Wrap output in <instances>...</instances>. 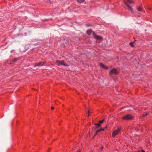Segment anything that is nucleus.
<instances>
[{
	"label": "nucleus",
	"instance_id": "nucleus-10",
	"mask_svg": "<svg viewBox=\"0 0 152 152\" xmlns=\"http://www.w3.org/2000/svg\"><path fill=\"white\" fill-rule=\"evenodd\" d=\"M104 129L103 128H100L98 130H97L96 131L95 134L94 135V136H95L100 131H104Z\"/></svg>",
	"mask_w": 152,
	"mask_h": 152
},
{
	"label": "nucleus",
	"instance_id": "nucleus-1",
	"mask_svg": "<svg viewBox=\"0 0 152 152\" xmlns=\"http://www.w3.org/2000/svg\"><path fill=\"white\" fill-rule=\"evenodd\" d=\"M124 3L128 7V9L131 12H132L133 10L131 6H130V4L134 3V2L132 0H126L124 1Z\"/></svg>",
	"mask_w": 152,
	"mask_h": 152
},
{
	"label": "nucleus",
	"instance_id": "nucleus-9",
	"mask_svg": "<svg viewBox=\"0 0 152 152\" xmlns=\"http://www.w3.org/2000/svg\"><path fill=\"white\" fill-rule=\"evenodd\" d=\"M99 65L101 67L104 69H108V67L107 66H105L104 64H103L102 63H100L99 64Z\"/></svg>",
	"mask_w": 152,
	"mask_h": 152
},
{
	"label": "nucleus",
	"instance_id": "nucleus-22",
	"mask_svg": "<svg viewBox=\"0 0 152 152\" xmlns=\"http://www.w3.org/2000/svg\"><path fill=\"white\" fill-rule=\"evenodd\" d=\"M77 152H80V151H78Z\"/></svg>",
	"mask_w": 152,
	"mask_h": 152
},
{
	"label": "nucleus",
	"instance_id": "nucleus-4",
	"mask_svg": "<svg viewBox=\"0 0 152 152\" xmlns=\"http://www.w3.org/2000/svg\"><path fill=\"white\" fill-rule=\"evenodd\" d=\"M56 63L58 66L60 65H63L65 66H68L67 64L64 63V60H57L56 61Z\"/></svg>",
	"mask_w": 152,
	"mask_h": 152
},
{
	"label": "nucleus",
	"instance_id": "nucleus-17",
	"mask_svg": "<svg viewBox=\"0 0 152 152\" xmlns=\"http://www.w3.org/2000/svg\"><path fill=\"white\" fill-rule=\"evenodd\" d=\"M17 60H18V59H17V58H15L14 59V60H13V61L14 62H16V61H17Z\"/></svg>",
	"mask_w": 152,
	"mask_h": 152
},
{
	"label": "nucleus",
	"instance_id": "nucleus-6",
	"mask_svg": "<svg viewBox=\"0 0 152 152\" xmlns=\"http://www.w3.org/2000/svg\"><path fill=\"white\" fill-rule=\"evenodd\" d=\"M93 35L94 36V38L97 40H102V38L100 36L97 35L94 32H93Z\"/></svg>",
	"mask_w": 152,
	"mask_h": 152
},
{
	"label": "nucleus",
	"instance_id": "nucleus-20",
	"mask_svg": "<svg viewBox=\"0 0 152 152\" xmlns=\"http://www.w3.org/2000/svg\"><path fill=\"white\" fill-rule=\"evenodd\" d=\"M87 26H91V25H89H89L87 24Z\"/></svg>",
	"mask_w": 152,
	"mask_h": 152
},
{
	"label": "nucleus",
	"instance_id": "nucleus-12",
	"mask_svg": "<svg viewBox=\"0 0 152 152\" xmlns=\"http://www.w3.org/2000/svg\"><path fill=\"white\" fill-rule=\"evenodd\" d=\"M94 125L96 126V128H98L101 126V124L99 123L96 124H94Z\"/></svg>",
	"mask_w": 152,
	"mask_h": 152
},
{
	"label": "nucleus",
	"instance_id": "nucleus-13",
	"mask_svg": "<svg viewBox=\"0 0 152 152\" xmlns=\"http://www.w3.org/2000/svg\"><path fill=\"white\" fill-rule=\"evenodd\" d=\"M77 2L78 3H81L83 2L84 1V0H77Z\"/></svg>",
	"mask_w": 152,
	"mask_h": 152
},
{
	"label": "nucleus",
	"instance_id": "nucleus-14",
	"mask_svg": "<svg viewBox=\"0 0 152 152\" xmlns=\"http://www.w3.org/2000/svg\"><path fill=\"white\" fill-rule=\"evenodd\" d=\"M129 45L131 46L132 47H134V43L133 42H130L129 43Z\"/></svg>",
	"mask_w": 152,
	"mask_h": 152
},
{
	"label": "nucleus",
	"instance_id": "nucleus-5",
	"mask_svg": "<svg viewBox=\"0 0 152 152\" xmlns=\"http://www.w3.org/2000/svg\"><path fill=\"white\" fill-rule=\"evenodd\" d=\"M118 72L116 69L113 68L110 71L109 74L110 75L113 74L117 75L118 73Z\"/></svg>",
	"mask_w": 152,
	"mask_h": 152
},
{
	"label": "nucleus",
	"instance_id": "nucleus-15",
	"mask_svg": "<svg viewBox=\"0 0 152 152\" xmlns=\"http://www.w3.org/2000/svg\"><path fill=\"white\" fill-rule=\"evenodd\" d=\"M104 120H102L100 121H99V123L100 124L102 123L103 122Z\"/></svg>",
	"mask_w": 152,
	"mask_h": 152
},
{
	"label": "nucleus",
	"instance_id": "nucleus-23",
	"mask_svg": "<svg viewBox=\"0 0 152 152\" xmlns=\"http://www.w3.org/2000/svg\"><path fill=\"white\" fill-rule=\"evenodd\" d=\"M88 116H89V113H88Z\"/></svg>",
	"mask_w": 152,
	"mask_h": 152
},
{
	"label": "nucleus",
	"instance_id": "nucleus-16",
	"mask_svg": "<svg viewBox=\"0 0 152 152\" xmlns=\"http://www.w3.org/2000/svg\"><path fill=\"white\" fill-rule=\"evenodd\" d=\"M148 114H149V113H145V114L144 115H143V116H147V115H148Z\"/></svg>",
	"mask_w": 152,
	"mask_h": 152
},
{
	"label": "nucleus",
	"instance_id": "nucleus-2",
	"mask_svg": "<svg viewBox=\"0 0 152 152\" xmlns=\"http://www.w3.org/2000/svg\"><path fill=\"white\" fill-rule=\"evenodd\" d=\"M122 129V128L121 127L117 128V130L114 131L112 133V136L113 138H114L115 136L117 135L119 132H120Z\"/></svg>",
	"mask_w": 152,
	"mask_h": 152
},
{
	"label": "nucleus",
	"instance_id": "nucleus-21",
	"mask_svg": "<svg viewBox=\"0 0 152 152\" xmlns=\"http://www.w3.org/2000/svg\"><path fill=\"white\" fill-rule=\"evenodd\" d=\"M103 147H102L101 148V151H102V149H103Z\"/></svg>",
	"mask_w": 152,
	"mask_h": 152
},
{
	"label": "nucleus",
	"instance_id": "nucleus-8",
	"mask_svg": "<svg viewBox=\"0 0 152 152\" xmlns=\"http://www.w3.org/2000/svg\"><path fill=\"white\" fill-rule=\"evenodd\" d=\"M93 32H94L92 31V30L90 29L87 31L86 34L88 35H90L92 33L93 34Z\"/></svg>",
	"mask_w": 152,
	"mask_h": 152
},
{
	"label": "nucleus",
	"instance_id": "nucleus-19",
	"mask_svg": "<svg viewBox=\"0 0 152 152\" xmlns=\"http://www.w3.org/2000/svg\"><path fill=\"white\" fill-rule=\"evenodd\" d=\"M54 107H51V109L52 110H53L54 109Z\"/></svg>",
	"mask_w": 152,
	"mask_h": 152
},
{
	"label": "nucleus",
	"instance_id": "nucleus-7",
	"mask_svg": "<svg viewBox=\"0 0 152 152\" xmlns=\"http://www.w3.org/2000/svg\"><path fill=\"white\" fill-rule=\"evenodd\" d=\"M45 65V63L42 62H40L39 63H36L34 65V67L39 66H43Z\"/></svg>",
	"mask_w": 152,
	"mask_h": 152
},
{
	"label": "nucleus",
	"instance_id": "nucleus-18",
	"mask_svg": "<svg viewBox=\"0 0 152 152\" xmlns=\"http://www.w3.org/2000/svg\"><path fill=\"white\" fill-rule=\"evenodd\" d=\"M137 152H141L140 150H138L137 151ZM141 152H145V151L143 150H142Z\"/></svg>",
	"mask_w": 152,
	"mask_h": 152
},
{
	"label": "nucleus",
	"instance_id": "nucleus-3",
	"mask_svg": "<svg viewBox=\"0 0 152 152\" xmlns=\"http://www.w3.org/2000/svg\"><path fill=\"white\" fill-rule=\"evenodd\" d=\"M133 116L130 114H127L122 118V119L125 120H129L132 119Z\"/></svg>",
	"mask_w": 152,
	"mask_h": 152
},
{
	"label": "nucleus",
	"instance_id": "nucleus-11",
	"mask_svg": "<svg viewBox=\"0 0 152 152\" xmlns=\"http://www.w3.org/2000/svg\"><path fill=\"white\" fill-rule=\"evenodd\" d=\"M137 10L138 12L142 11L143 9L141 7H139L137 8Z\"/></svg>",
	"mask_w": 152,
	"mask_h": 152
}]
</instances>
